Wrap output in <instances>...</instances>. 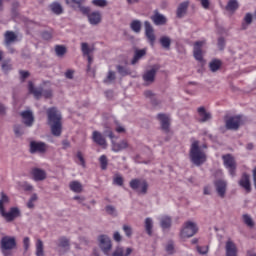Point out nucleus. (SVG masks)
Here are the masks:
<instances>
[{"instance_id": "obj_1", "label": "nucleus", "mask_w": 256, "mask_h": 256, "mask_svg": "<svg viewBox=\"0 0 256 256\" xmlns=\"http://www.w3.org/2000/svg\"><path fill=\"white\" fill-rule=\"evenodd\" d=\"M48 125L50 126L51 133L54 137H61L62 119L63 116L57 107L48 108L47 111Z\"/></svg>"}, {"instance_id": "obj_2", "label": "nucleus", "mask_w": 256, "mask_h": 256, "mask_svg": "<svg viewBox=\"0 0 256 256\" xmlns=\"http://www.w3.org/2000/svg\"><path fill=\"white\" fill-rule=\"evenodd\" d=\"M203 149H207V144L199 146V141L195 140L194 142H192L190 148V158L192 163H194V165H196L197 167L203 165V163L207 161V154H205Z\"/></svg>"}, {"instance_id": "obj_3", "label": "nucleus", "mask_w": 256, "mask_h": 256, "mask_svg": "<svg viewBox=\"0 0 256 256\" xmlns=\"http://www.w3.org/2000/svg\"><path fill=\"white\" fill-rule=\"evenodd\" d=\"M17 249L15 236H3L0 240V250L3 256H13V250Z\"/></svg>"}, {"instance_id": "obj_4", "label": "nucleus", "mask_w": 256, "mask_h": 256, "mask_svg": "<svg viewBox=\"0 0 256 256\" xmlns=\"http://www.w3.org/2000/svg\"><path fill=\"white\" fill-rule=\"evenodd\" d=\"M245 125V119L242 115L230 116L225 119V127L228 131H239Z\"/></svg>"}, {"instance_id": "obj_5", "label": "nucleus", "mask_w": 256, "mask_h": 256, "mask_svg": "<svg viewBox=\"0 0 256 256\" xmlns=\"http://www.w3.org/2000/svg\"><path fill=\"white\" fill-rule=\"evenodd\" d=\"M198 231L197 224L192 221H187L184 223L183 228L180 232V237L182 239H189L190 237H193Z\"/></svg>"}, {"instance_id": "obj_6", "label": "nucleus", "mask_w": 256, "mask_h": 256, "mask_svg": "<svg viewBox=\"0 0 256 256\" xmlns=\"http://www.w3.org/2000/svg\"><path fill=\"white\" fill-rule=\"evenodd\" d=\"M99 247L104 255H111V249H113V243L111 242V238L107 235H100L98 237Z\"/></svg>"}, {"instance_id": "obj_7", "label": "nucleus", "mask_w": 256, "mask_h": 256, "mask_svg": "<svg viewBox=\"0 0 256 256\" xmlns=\"http://www.w3.org/2000/svg\"><path fill=\"white\" fill-rule=\"evenodd\" d=\"M222 159L224 161V167L228 169L229 175L235 177V175H237V162H235V158H233L231 154H227L224 155Z\"/></svg>"}, {"instance_id": "obj_8", "label": "nucleus", "mask_w": 256, "mask_h": 256, "mask_svg": "<svg viewBox=\"0 0 256 256\" xmlns=\"http://www.w3.org/2000/svg\"><path fill=\"white\" fill-rule=\"evenodd\" d=\"M129 185L134 191H137V189L140 187L141 189L139 193H142V195H146L147 189H149V184L145 180L141 179H132Z\"/></svg>"}, {"instance_id": "obj_9", "label": "nucleus", "mask_w": 256, "mask_h": 256, "mask_svg": "<svg viewBox=\"0 0 256 256\" xmlns=\"http://www.w3.org/2000/svg\"><path fill=\"white\" fill-rule=\"evenodd\" d=\"M0 215L7 221V223H11V221H15L17 217H20L21 211H19V208L12 207L9 212H5V209L0 210Z\"/></svg>"}, {"instance_id": "obj_10", "label": "nucleus", "mask_w": 256, "mask_h": 256, "mask_svg": "<svg viewBox=\"0 0 256 256\" xmlns=\"http://www.w3.org/2000/svg\"><path fill=\"white\" fill-rule=\"evenodd\" d=\"M157 71H159V68H151L150 70L144 72L142 79L146 87L155 83V75H157Z\"/></svg>"}, {"instance_id": "obj_11", "label": "nucleus", "mask_w": 256, "mask_h": 256, "mask_svg": "<svg viewBox=\"0 0 256 256\" xmlns=\"http://www.w3.org/2000/svg\"><path fill=\"white\" fill-rule=\"evenodd\" d=\"M214 187L217 195L220 196L221 199H225V195L227 194V181L222 179L216 180Z\"/></svg>"}, {"instance_id": "obj_12", "label": "nucleus", "mask_w": 256, "mask_h": 256, "mask_svg": "<svg viewBox=\"0 0 256 256\" xmlns=\"http://www.w3.org/2000/svg\"><path fill=\"white\" fill-rule=\"evenodd\" d=\"M30 153L35 155V153H45L47 151V144L45 142H30Z\"/></svg>"}, {"instance_id": "obj_13", "label": "nucleus", "mask_w": 256, "mask_h": 256, "mask_svg": "<svg viewBox=\"0 0 256 256\" xmlns=\"http://www.w3.org/2000/svg\"><path fill=\"white\" fill-rule=\"evenodd\" d=\"M144 29H145V36L147 37L150 45H155V30L153 29V25H151V22L145 21L144 22Z\"/></svg>"}, {"instance_id": "obj_14", "label": "nucleus", "mask_w": 256, "mask_h": 256, "mask_svg": "<svg viewBox=\"0 0 256 256\" xmlns=\"http://www.w3.org/2000/svg\"><path fill=\"white\" fill-rule=\"evenodd\" d=\"M238 185H240L242 189L246 191V193H251V176H249L247 173H243L238 181Z\"/></svg>"}, {"instance_id": "obj_15", "label": "nucleus", "mask_w": 256, "mask_h": 256, "mask_svg": "<svg viewBox=\"0 0 256 256\" xmlns=\"http://www.w3.org/2000/svg\"><path fill=\"white\" fill-rule=\"evenodd\" d=\"M150 19L156 26L167 25V17L159 13V10H154V14L150 17Z\"/></svg>"}, {"instance_id": "obj_16", "label": "nucleus", "mask_w": 256, "mask_h": 256, "mask_svg": "<svg viewBox=\"0 0 256 256\" xmlns=\"http://www.w3.org/2000/svg\"><path fill=\"white\" fill-rule=\"evenodd\" d=\"M92 140L94 141V143H96V145L103 147V149H107V140L101 132L97 130L93 131Z\"/></svg>"}, {"instance_id": "obj_17", "label": "nucleus", "mask_w": 256, "mask_h": 256, "mask_svg": "<svg viewBox=\"0 0 256 256\" xmlns=\"http://www.w3.org/2000/svg\"><path fill=\"white\" fill-rule=\"evenodd\" d=\"M20 115L26 127H33V123H35V116H33V112L31 110L23 111Z\"/></svg>"}, {"instance_id": "obj_18", "label": "nucleus", "mask_w": 256, "mask_h": 256, "mask_svg": "<svg viewBox=\"0 0 256 256\" xmlns=\"http://www.w3.org/2000/svg\"><path fill=\"white\" fill-rule=\"evenodd\" d=\"M157 119L160 120L162 131H164V133H169L171 131V122L169 120V116L165 114H158Z\"/></svg>"}, {"instance_id": "obj_19", "label": "nucleus", "mask_w": 256, "mask_h": 256, "mask_svg": "<svg viewBox=\"0 0 256 256\" xmlns=\"http://www.w3.org/2000/svg\"><path fill=\"white\" fill-rule=\"evenodd\" d=\"M198 113V121L199 123H207V121H211V113L207 112L205 107L201 106L197 109Z\"/></svg>"}, {"instance_id": "obj_20", "label": "nucleus", "mask_w": 256, "mask_h": 256, "mask_svg": "<svg viewBox=\"0 0 256 256\" xmlns=\"http://www.w3.org/2000/svg\"><path fill=\"white\" fill-rule=\"evenodd\" d=\"M205 42L203 41H197L194 44V58L196 61H203V50H201V47H203Z\"/></svg>"}, {"instance_id": "obj_21", "label": "nucleus", "mask_w": 256, "mask_h": 256, "mask_svg": "<svg viewBox=\"0 0 256 256\" xmlns=\"http://www.w3.org/2000/svg\"><path fill=\"white\" fill-rule=\"evenodd\" d=\"M133 253V248L131 247H123V246H118L116 249L113 251L111 256H129Z\"/></svg>"}, {"instance_id": "obj_22", "label": "nucleus", "mask_w": 256, "mask_h": 256, "mask_svg": "<svg viewBox=\"0 0 256 256\" xmlns=\"http://www.w3.org/2000/svg\"><path fill=\"white\" fill-rule=\"evenodd\" d=\"M15 41H17V34H15L13 31H6L4 35V44L7 47H11Z\"/></svg>"}, {"instance_id": "obj_23", "label": "nucleus", "mask_w": 256, "mask_h": 256, "mask_svg": "<svg viewBox=\"0 0 256 256\" xmlns=\"http://www.w3.org/2000/svg\"><path fill=\"white\" fill-rule=\"evenodd\" d=\"M129 147V142L127 140H122L120 142H112V151L114 153H119V151H123Z\"/></svg>"}, {"instance_id": "obj_24", "label": "nucleus", "mask_w": 256, "mask_h": 256, "mask_svg": "<svg viewBox=\"0 0 256 256\" xmlns=\"http://www.w3.org/2000/svg\"><path fill=\"white\" fill-rule=\"evenodd\" d=\"M226 256H238L237 255V245L233 243V241L228 240L226 242Z\"/></svg>"}, {"instance_id": "obj_25", "label": "nucleus", "mask_w": 256, "mask_h": 256, "mask_svg": "<svg viewBox=\"0 0 256 256\" xmlns=\"http://www.w3.org/2000/svg\"><path fill=\"white\" fill-rule=\"evenodd\" d=\"M32 175L34 177V181H45V179H47V173L39 168H34L32 170Z\"/></svg>"}, {"instance_id": "obj_26", "label": "nucleus", "mask_w": 256, "mask_h": 256, "mask_svg": "<svg viewBox=\"0 0 256 256\" xmlns=\"http://www.w3.org/2000/svg\"><path fill=\"white\" fill-rule=\"evenodd\" d=\"M159 221H160V227L163 230L171 229V225H173V219L167 215L160 217Z\"/></svg>"}, {"instance_id": "obj_27", "label": "nucleus", "mask_w": 256, "mask_h": 256, "mask_svg": "<svg viewBox=\"0 0 256 256\" xmlns=\"http://www.w3.org/2000/svg\"><path fill=\"white\" fill-rule=\"evenodd\" d=\"M28 91L32 93L36 99H41L43 96V88H35L33 82L28 83Z\"/></svg>"}, {"instance_id": "obj_28", "label": "nucleus", "mask_w": 256, "mask_h": 256, "mask_svg": "<svg viewBox=\"0 0 256 256\" xmlns=\"http://www.w3.org/2000/svg\"><path fill=\"white\" fill-rule=\"evenodd\" d=\"M147 55L146 49L135 50L134 57L131 61V65H137L140 59H143Z\"/></svg>"}, {"instance_id": "obj_29", "label": "nucleus", "mask_w": 256, "mask_h": 256, "mask_svg": "<svg viewBox=\"0 0 256 256\" xmlns=\"http://www.w3.org/2000/svg\"><path fill=\"white\" fill-rule=\"evenodd\" d=\"M88 21L90 25H99L101 23V13L96 11L88 14Z\"/></svg>"}, {"instance_id": "obj_30", "label": "nucleus", "mask_w": 256, "mask_h": 256, "mask_svg": "<svg viewBox=\"0 0 256 256\" xmlns=\"http://www.w3.org/2000/svg\"><path fill=\"white\" fill-rule=\"evenodd\" d=\"M189 8V1L182 2L176 11V15L179 19L185 16V13H187V9Z\"/></svg>"}, {"instance_id": "obj_31", "label": "nucleus", "mask_w": 256, "mask_h": 256, "mask_svg": "<svg viewBox=\"0 0 256 256\" xmlns=\"http://www.w3.org/2000/svg\"><path fill=\"white\" fill-rule=\"evenodd\" d=\"M69 188L73 193H83V184L77 180L70 182Z\"/></svg>"}, {"instance_id": "obj_32", "label": "nucleus", "mask_w": 256, "mask_h": 256, "mask_svg": "<svg viewBox=\"0 0 256 256\" xmlns=\"http://www.w3.org/2000/svg\"><path fill=\"white\" fill-rule=\"evenodd\" d=\"M159 41L163 49H165L166 51H169V49H171V38L169 36H162Z\"/></svg>"}, {"instance_id": "obj_33", "label": "nucleus", "mask_w": 256, "mask_h": 256, "mask_svg": "<svg viewBox=\"0 0 256 256\" xmlns=\"http://www.w3.org/2000/svg\"><path fill=\"white\" fill-rule=\"evenodd\" d=\"M50 9L52 11V13H54L55 15H61V13H63V6H61V4H59V2H54L50 5Z\"/></svg>"}, {"instance_id": "obj_34", "label": "nucleus", "mask_w": 256, "mask_h": 256, "mask_svg": "<svg viewBox=\"0 0 256 256\" xmlns=\"http://www.w3.org/2000/svg\"><path fill=\"white\" fill-rule=\"evenodd\" d=\"M221 60H212L210 63H209V67H210V71H212V73H215L217 71H219V69H221Z\"/></svg>"}, {"instance_id": "obj_35", "label": "nucleus", "mask_w": 256, "mask_h": 256, "mask_svg": "<svg viewBox=\"0 0 256 256\" xmlns=\"http://www.w3.org/2000/svg\"><path fill=\"white\" fill-rule=\"evenodd\" d=\"M242 219H243V223H245L247 227H249L250 229H253V227H255V222L253 221V218L251 217V215L244 214L242 216Z\"/></svg>"}, {"instance_id": "obj_36", "label": "nucleus", "mask_w": 256, "mask_h": 256, "mask_svg": "<svg viewBox=\"0 0 256 256\" xmlns=\"http://www.w3.org/2000/svg\"><path fill=\"white\" fill-rule=\"evenodd\" d=\"M145 230L148 235H153V219L152 218H146L145 219Z\"/></svg>"}, {"instance_id": "obj_37", "label": "nucleus", "mask_w": 256, "mask_h": 256, "mask_svg": "<svg viewBox=\"0 0 256 256\" xmlns=\"http://www.w3.org/2000/svg\"><path fill=\"white\" fill-rule=\"evenodd\" d=\"M239 9V2L237 0H230L226 5V11L235 12Z\"/></svg>"}, {"instance_id": "obj_38", "label": "nucleus", "mask_w": 256, "mask_h": 256, "mask_svg": "<svg viewBox=\"0 0 256 256\" xmlns=\"http://www.w3.org/2000/svg\"><path fill=\"white\" fill-rule=\"evenodd\" d=\"M36 256H45L44 246L41 239L36 241Z\"/></svg>"}, {"instance_id": "obj_39", "label": "nucleus", "mask_w": 256, "mask_h": 256, "mask_svg": "<svg viewBox=\"0 0 256 256\" xmlns=\"http://www.w3.org/2000/svg\"><path fill=\"white\" fill-rule=\"evenodd\" d=\"M13 129L16 137H22V135H25V126L16 124Z\"/></svg>"}, {"instance_id": "obj_40", "label": "nucleus", "mask_w": 256, "mask_h": 256, "mask_svg": "<svg viewBox=\"0 0 256 256\" xmlns=\"http://www.w3.org/2000/svg\"><path fill=\"white\" fill-rule=\"evenodd\" d=\"M9 203V196L5 194L4 192H1V198H0V211H3L5 209V205H8Z\"/></svg>"}, {"instance_id": "obj_41", "label": "nucleus", "mask_w": 256, "mask_h": 256, "mask_svg": "<svg viewBox=\"0 0 256 256\" xmlns=\"http://www.w3.org/2000/svg\"><path fill=\"white\" fill-rule=\"evenodd\" d=\"M130 29L134 33H141V22L139 20H133L130 24Z\"/></svg>"}, {"instance_id": "obj_42", "label": "nucleus", "mask_w": 256, "mask_h": 256, "mask_svg": "<svg viewBox=\"0 0 256 256\" xmlns=\"http://www.w3.org/2000/svg\"><path fill=\"white\" fill-rule=\"evenodd\" d=\"M251 23H253V14L246 13L244 22L242 23V29H247V25H251Z\"/></svg>"}, {"instance_id": "obj_43", "label": "nucleus", "mask_w": 256, "mask_h": 256, "mask_svg": "<svg viewBox=\"0 0 256 256\" xmlns=\"http://www.w3.org/2000/svg\"><path fill=\"white\" fill-rule=\"evenodd\" d=\"M99 163L102 171L107 170V166L109 165V160L107 159L106 155L100 156Z\"/></svg>"}, {"instance_id": "obj_44", "label": "nucleus", "mask_w": 256, "mask_h": 256, "mask_svg": "<svg viewBox=\"0 0 256 256\" xmlns=\"http://www.w3.org/2000/svg\"><path fill=\"white\" fill-rule=\"evenodd\" d=\"M105 211L108 215H111V217H117V208H115V206L107 205Z\"/></svg>"}, {"instance_id": "obj_45", "label": "nucleus", "mask_w": 256, "mask_h": 256, "mask_svg": "<svg viewBox=\"0 0 256 256\" xmlns=\"http://www.w3.org/2000/svg\"><path fill=\"white\" fill-rule=\"evenodd\" d=\"M115 79H117L115 72L110 70L106 76V79H104V83H106V84L113 83V81H115Z\"/></svg>"}, {"instance_id": "obj_46", "label": "nucleus", "mask_w": 256, "mask_h": 256, "mask_svg": "<svg viewBox=\"0 0 256 256\" xmlns=\"http://www.w3.org/2000/svg\"><path fill=\"white\" fill-rule=\"evenodd\" d=\"M125 180L123 179V176L116 174L113 178V184L118 185V187H123V183Z\"/></svg>"}, {"instance_id": "obj_47", "label": "nucleus", "mask_w": 256, "mask_h": 256, "mask_svg": "<svg viewBox=\"0 0 256 256\" xmlns=\"http://www.w3.org/2000/svg\"><path fill=\"white\" fill-rule=\"evenodd\" d=\"M55 51L58 57H63V55L67 53V48H65V46L57 45Z\"/></svg>"}, {"instance_id": "obj_48", "label": "nucleus", "mask_w": 256, "mask_h": 256, "mask_svg": "<svg viewBox=\"0 0 256 256\" xmlns=\"http://www.w3.org/2000/svg\"><path fill=\"white\" fill-rule=\"evenodd\" d=\"M13 69V65L11 64V60H5L2 62V71L4 73H7L8 71H11Z\"/></svg>"}, {"instance_id": "obj_49", "label": "nucleus", "mask_w": 256, "mask_h": 256, "mask_svg": "<svg viewBox=\"0 0 256 256\" xmlns=\"http://www.w3.org/2000/svg\"><path fill=\"white\" fill-rule=\"evenodd\" d=\"M122 229L126 237L131 238L133 236V228L130 225L124 224Z\"/></svg>"}, {"instance_id": "obj_50", "label": "nucleus", "mask_w": 256, "mask_h": 256, "mask_svg": "<svg viewBox=\"0 0 256 256\" xmlns=\"http://www.w3.org/2000/svg\"><path fill=\"white\" fill-rule=\"evenodd\" d=\"M41 37H42V39H44V41H51V39H53V30L43 31L41 33Z\"/></svg>"}, {"instance_id": "obj_51", "label": "nucleus", "mask_w": 256, "mask_h": 256, "mask_svg": "<svg viewBox=\"0 0 256 256\" xmlns=\"http://www.w3.org/2000/svg\"><path fill=\"white\" fill-rule=\"evenodd\" d=\"M92 5H94V7H107V5H109V3L107 2V0H92Z\"/></svg>"}, {"instance_id": "obj_52", "label": "nucleus", "mask_w": 256, "mask_h": 256, "mask_svg": "<svg viewBox=\"0 0 256 256\" xmlns=\"http://www.w3.org/2000/svg\"><path fill=\"white\" fill-rule=\"evenodd\" d=\"M81 51L84 56L91 55V48H89V44H87V42H83L81 44Z\"/></svg>"}, {"instance_id": "obj_53", "label": "nucleus", "mask_w": 256, "mask_h": 256, "mask_svg": "<svg viewBox=\"0 0 256 256\" xmlns=\"http://www.w3.org/2000/svg\"><path fill=\"white\" fill-rule=\"evenodd\" d=\"M116 69H117L118 73L120 75H122V77L129 75V70H127V68H125L124 66L118 65V66H116Z\"/></svg>"}, {"instance_id": "obj_54", "label": "nucleus", "mask_w": 256, "mask_h": 256, "mask_svg": "<svg viewBox=\"0 0 256 256\" xmlns=\"http://www.w3.org/2000/svg\"><path fill=\"white\" fill-rule=\"evenodd\" d=\"M196 249L200 255H207L209 253V246H197Z\"/></svg>"}, {"instance_id": "obj_55", "label": "nucleus", "mask_w": 256, "mask_h": 256, "mask_svg": "<svg viewBox=\"0 0 256 256\" xmlns=\"http://www.w3.org/2000/svg\"><path fill=\"white\" fill-rule=\"evenodd\" d=\"M59 247H62L63 249H66V247H69V239H67L66 237L60 238Z\"/></svg>"}, {"instance_id": "obj_56", "label": "nucleus", "mask_w": 256, "mask_h": 256, "mask_svg": "<svg viewBox=\"0 0 256 256\" xmlns=\"http://www.w3.org/2000/svg\"><path fill=\"white\" fill-rule=\"evenodd\" d=\"M166 251L170 255H173V252L175 251V244L173 243V241L170 240L168 242V244L166 245Z\"/></svg>"}, {"instance_id": "obj_57", "label": "nucleus", "mask_w": 256, "mask_h": 256, "mask_svg": "<svg viewBox=\"0 0 256 256\" xmlns=\"http://www.w3.org/2000/svg\"><path fill=\"white\" fill-rule=\"evenodd\" d=\"M78 9H80L81 13H83L84 15H87V17H89V15L91 14L90 11L91 9L89 7H85L82 6L81 4L78 6Z\"/></svg>"}, {"instance_id": "obj_58", "label": "nucleus", "mask_w": 256, "mask_h": 256, "mask_svg": "<svg viewBox=\"0 0 256 256\" xmlns=\"http://www.w3.org/2000/svg\"><path fill=\"white\" fill-rule=\"evenodd\" d=\"M42 96L45 97V99H51V97H53V91H51V89L42 90Z\"/></svg>"}, {"instance_id": "obj_59", "label": "nucleus", "mask_w": 256, "mask_h": 256, "mask_svg": "<svg viewBox=\"0 0 256 256\" xmlns=\"http://www.w3.org/2000/svg\"><path fill=\"white\" fill-rule=\"evenodd\" d=\"M76 157L80 161L79 165L85 167V158H83V154L81 153V151L77 152Z\"/></svg>"}, {"instance_id": "obj_60", "label": "nucleus", "mask_w": 256, "mask_h": 256, "mask_svg": "<svg viewBox=\"0 0 256 256\" xmlns=\"http://www.w3.org/2000/svg\"><path fill=\"white\" fill-rule=\"evenodd\" d=\"M113 239L116 241V243H121L123 237L121 236V233L119 231L114 232Z\"/></svg>"}, {"instance_id": "obj_61", "label": "nucleus", "mask_w": 256, "mask_h": 256, "mask_svg": "<svg viewBox=\"0 0 256 256\" xmlns=\"http://www.w3.org/2000/svg\"><path fill=\"white\" fill-rule=\"evenodd\" d=\"M218 48L220 49V51H223V49H225V38H218Z\"/></svg>"}, {"instance_id": "obj_62", "label": "nucleus", "mask_w": 256, "mask_h": 256, "mask_svg": "<svg viewBox=\"0 0 256 256\" xmlns=\"http://www.w3.org/2000/svg\"><path fill=\"white\" fill-rule=\"evenodd\" d=\"M19 73L21 81H25L29 77V71L20 70Z\"/></svg>"}, {"instance_id": "obj_63", "label": "nucleus", "mask_w": 256, "mask_h": 256, "mask_svg": "<svg viewBox=\"0 0 256 256\" xmlns=\"http://www.w3.org/2000/svg\"><path fill=\"white\" fill-rule=\"evenodd\" d=\"M22 189L24 191H33V186L31 184H29L28 182H23Z\"/></svg>"}, {"instance_id": "obj_64", "label": "nucleus", "mask_w": 256, "mask_h": 256, "mask_svg": "<svg viewBox=\"0 0 256 256\" xmlns=\"http://www.w3.org/2000/svg\"><path fill=\"white\" fill-rule=\"evenodd\" d=\"M144 96L146 97V99H152V98H154L155 97V93H153V91H151V90H146L145 92H144Z\"/></svg>"}]
</instances>
